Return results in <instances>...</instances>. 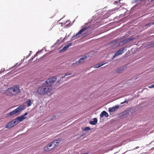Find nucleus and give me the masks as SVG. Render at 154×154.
Wrapping results in <instances>:
<instances>
[{
  "label": "nucleus",
  "mask_w": 154,
  "mask_h": 154,
  "mask_svg": "<svg viewBox=\"0 0 154 154\" xmlns=\"http://www.w3.org/2000/svg\"><path fill=\"white\" fill-rule=\"evenodd\" d=\"M52 89V87L48 86L46 83L42 84V86L38 88L37 92L40 95H44L50 92Z\"/></svg>",
  "instance_id": "obj_1"
},
{
  "label": "nucleus",
  "mask_w": 154,
  "mask_h": 154,
  "mask_svg": "<svg viewBox=\"0 0 154 154\" xmlns=\"http://www.w3.org/2000/svg\"><path fill=\"white\" fill-rule=\"evenodd\" d=\"M27 113H25L24 115L21 116L17 117L15 119H13L10 122L8 123L6 126L5 127L7 128H11L14 126L16 125L20 122H22L26 118L25 116L27 114Z\"/></svg>",
  "instance_id": "obj_2"
},
{
  "label": "nucleus",
  "mask_w": 154,
  "mask_h": 154,
  "mask_svg": "<svg viewBox=\"0 0 154 154\" xmlns=\"http://www.w3.org/2000/svg\"><path fill=\"white\" fill-rule=\"evenodd\" d=\"M20 92L19 87L14 85L8 88L6 91L5 94L7 95L12 96L17 94Z\"/></svg>",
  "instance_id": "obj_3"
},
{
  "label": "nucleus",
  "mask_w": 154,
  "mask_h": 154,
  "mask_svg": "<svg viewBox=\"0 0 154 154\" xmlns=\"http://www.w3.org/2000/svg\"><path fill=\"white\" fill-rule=\"evenodd\" d=\"M24 106H20L15 110L8 114V116H13L16 115L18 112L22 111L24 109Z\"/></svg>",
  "instance_id": "obj_4"
},
{
  "label": "nucleus",
  "mask_w": 154,
  "mask_h": 154,
  "mask_svg": "<svg viewBox=\"0 0 154 154\" xmlns=\"http://www.w3.org/2000/svg\"><path fill=\"white\" fill-rule=\"evenodd\" d=\"M57 79V77L55 76H54L48 79L45 83H46L47 85L52 87V85L56 81Z\"/></svg>",
  "instance_id": "obj_5"
},
{
  "label": "nucleus",
  "mask_w": 154,
  "mask_h": 154,
  "mask_svg": "<svg viewBox=\"0 0 154 154\" xmlns=\"http://www.w3.org/2000/svg\"><path fill=\"white\" fill-rule=\"evenodd\" d=\"M88 29V27L85 26L84 28L80 30L78 32H77L74 36L72 37V38H73L74 37H76L75 38H78L79 37V36H78V35H79L81 34L82 33L84 32V31L87 30Z\"/></svg>",
  "instance_id": "obj_6"
},
{
  "label": "nucleus",
  "mask_w": 154,
  "mask_h": 154,
  "mask_svg": "<svg viewBox=\"0 0 154 154\" xmlns=\"http://www.w3.org/2000/svg\"><path fill=\"white\" fill-rule=\"evenodd\" d=\"M125 48L123 47L119 49L115 54L114 56H113V58H114L116 56H118L122 54L124 52V50Z\"/></svg>",
  "instance_id": "obj_7"
},
{
  "label": "nucleus",
  "mask_w": 154,
  "mask_h": 154,
  "mask_svg": "<svg viewBox=\"0 0 154 154\" xmlns=\"http://www.w3.org/2000/svg\"><path fill=\"white\" fill-rule=\"evenodd\" d=\"M104 116H105L106 117H107L109 116L108 114L104 111H103L100 115V116L101 117H103Z\"/></svg>",
  "instance_id": "obj_8"
},
{
  "label": "nucleus",
  "mask_w": 154,
  "mask_h": 154,
  "mask_svg": "<svg viewBox=\"0 0 154 154\" xmlns=\"http://www.w3.org/2000/svg\"><path fill=\"white\" fill-rule=\"evenodd\" d=\"M119 107V106L118 105V106L116 105L115 107H112V108H111V107L109 108V112H114L117 110V108H118Z\"/></svg>",
  "instance_id": "obj_9"
},
{
  "label": "nucleus",
  "mask_w": 154,
  "mask_h": 154,
  "mask_svg": "<svg viewBox=\"0 0 154 154\" xmlns=\"http://www.w3.org/2000/svg\"><path fill=\"white\" fill-rule=\"evenodd\" d=\"M97 120L96 118H94L93 119V121H90L89 123L93 125H94L97 123Z\"/></svg>",
  "instance_id": "obj_10"
},
{
  "label": "nucleus",
  "mask_w": 154,
  "mask_h": 154,
  "mask_svg": "<svg viewBox=\"0 0 154 154\" xmlns=\"http://www.w3.org/2000/svg\"><path fill=\"white\" fill-rule=\"evenodd\" d=\"M132 40V39L131 38H128L124 39L122 42L123 43L125 44L129 42L130 41Z\"/></svg>",
  "instance_id": "obj_11"
},
{
  "label": "nucleus",
  "mask_w": 154,
  "mask_h": 154,
  "mask_svg": "<svg viewBox=\"0 0 154 154\" xmlns=\"http://www.w3.org/2000/svg\"><path fill=\"white\" fill-rule=\"evenodd\" d=\"M87 58L86 56H85L81 58L78 61L79 63H82L85 61V60Z\"/></svg>",
  "instance_id": "obj_12"
},
{
  "label": "nucleus",
  "mask_w": 154,
  "mask_h": 154,
  "mask_svg": "<svg viewBox=\"0 0 154 154\" xmlns=\"http://www.w3.org/2000/svg\"><path fill=\"white\" fill-rule=\"evenodd\" d=\"M125 68L124 66H121L117 69L116 72L118 73L121 72Z\"/></svg>",
  "instance_id": "obj_13"
},
{
  "label": "nucleus",
  "mask_w": 154,
  "mask_h": 154,
  "mask_svg": "<svg viewBox=\"0 0 154 154\" xmlns=\"http://www.w3.org/2000/svg\"><path fill=\"white\" fill-rule=\"evenodd\" d=\"M55 141H53L50 144H49L47 146V148H48V151H49L50 150V149H51L53 145H54V144L55 143Z\"/></svg>",
  "instance_id": "obj_14"
},
{
  "label": "nucleus",
  "mask_w": 154,
  "mask_h": 154,
  "mask_svg": "<svg viewBox=\"0 0 154 154\" xmlns=\"http://www.w3.org/2000/svg\"><path fill=\"white\" fill-rule=\"evenodd\" d=\"M54 141H55V143L54 144V146L53 147H52L51 149H50V150H51L52 149H53V148L55 146H56L57 145L60 143L59 140H55Z\"/></svg>",
  "instance_id": "obj_15"
},
{
  "label": "nucleus",
  "mask_w": 154,
  "mask_h": 154,
  "mask_svg": "<svg viewBox=\"0 0 154 154\" xmlns=\"http://www.w3.org/2000/svg\"><path fill=\"white\" fill-rule=\"evenodd\" d=\"M26 103L27 104V106H31L32 104V101L30 99H28V101H26Z\"/></svg>",
  "instance_id": "obj_16"
},
{
  "label": "nucleus",
  "mask_w": 154,
  "mask_h": 154,
  "mask_svg": "<svg viewBox=\"0 0 154 154\" xmlns=\"http://www.w3.org/2000/svg\"><path fill=\"white\" fill-rule=\"evenodd\" d=\"M72 43H70L68 44V45H66L63 48V49L64 50H66L69 47L72 45Z\"/></svg>",
  "instance_id": "obj_17"
},
{
  "label": "nucleus",
  "mask_w": 154,
  "mask_h": 154,
  "mask_svg": "<svg viewBox=\"0 0 154 154\" xmlns=\"http://www.w3.org/2000/svg\"><path fill=\"white\" fill-rule=\"evenodd\" d=\"M104 64H105L104 63H99V64H97L96 65L94 66V67H95V68H97L99 67L102 66Z\"/></svg>",
  "instance_id": "obj_18"
},
{
  "label": "nucleus",
  "mask_w": 154,
  "mask_h": 154,
  "mask_svg": "<svg viewBox=\"0 0 154 154\" xmlns=\"http://www.w3.org/2000/svg\"><path fill=\"white\" fill-rule=\"evenodd\" d=\"M91 128L89 127H86L84 128V131H88L90 130Z\"/></svg>",
  "instance_id": "obj_19"
},
{
  "label": "nucleus",
  "mask_w": 154,
  "mask_h": 154,
  "mask_svg": "<svg viewBox=\"0 0 154 154\" xmlns=\"http://www.w3.org/2000/svg\"><path fill=\"white\" fill-rule=\"evenodd\" d=\"M72 74V73H67L65 74V76H66L67 75H70Z\"/></svg>",
  "instance_id": "obj_20"
},
{
  "label": "nucleus",
  "mask_w": 154,
  "mask_h": 154,
  "mask_svg": "<svg viewBox=\"0 0 154 154\" xmlns=\"http://www.w3.org/2000/svg\"><path fill=\"white\" fill-rule=\"evenodd\" d=\"M154 88V84L151 85V86L149 87V88Z\"/></svg>",
  "instance_id": "obj_21"
},
{
  "label": "nucleus",
  "mask_w": 154,
  "mask_h": 154,
  "mask_svg": "<svg viewBox=\"0 0 154 154\" xmlns=\"http://www.w3.org/2000/svg\"><path fill=\"white\" fill-rule=\"evenodd\" d=\"M36 56H37V54H36L32 59H30V60L32 61L33 60V59Z\"/></svg>",
  "instance_id": "obj_22"
},
{
  "label": "nucleus",
  "mask_w": 154,
  "mask_h": 154,
  "mask_svg": "<svg viewBox=\"0 0 154 154\" xmlns=\"http://www.w3.org/2000/svg\"><path fill=\"white\" fill-rule=\"evenodd\" d=\"M117 41H118L117 40H115V41H112V42L113 43H116L117 42Z\"/></svg>",
  "instance_id": "obj_23"
},
{
  "label": "nucleus",
  "mask_w": 154,
  "mask_h": 154,
  "mask_svg": "<svg viewBox=\"0 0 154 154\" xmlns=\"http://www.w3.org/2000/svg\"><path fill=\"white\" fill-rule=\"evenodd\" d=\"M151 24V23H148V24H147L146 25V26H150Z\"/></svg>",
  "instance_id": "obj_24"
},
{
  "label": "nucleus",
  "mask_w": 154,
  "mask_h": 154,
  "mask_svg": "<svg viewBox=\"0 0 154 154\" xmlns=\"http://www.w3.org/2000/svg\"><path fill=\"white\" fill-rule=\"evenodd\" d=\"M120 0H119L118 1H115V3H119L120 1Z\"/></svg>",
  "instance_id": "obj_25"
},
{
  "label": "nucleus",
  "mask_w": 154,
  "mask_h": 154,
  "mask_svg": "<svg viewBox=\"0 0 154 154\" xmlns=\"http://www.w3.org/2000/svg\"><path fill=\"white\" fill-rule=\"evenodd\" d=\"M65 76H65V75L64 76H63V77H61V78L62 79H63L64 78Z\"/></svg>",
  "instance_id": "obj_26"
},
{
  "label": "nucleus",
  "mask_w": 154,
  "mask_h": 154,
  "mask_svg": "<svg viewBox=\"0 0 154 154\" xmlns=\"http://www.w3.org/2000/svg\"><path fill=\"white\" fill-rule=\"evenodd\" d=\"M142 0H136V2H137V1H142Z\"/></svg>",
  "instance_id": "obj_27"
},
{
  "label": "nucleus",
  "mask_w": 154,
  "mask_h": 154,
  "mask_svg": "<svg viewBox=\"0 0 154 154\" xmlns=\"http://www.w3.org/2000/svg\"><path fill=\"white\" fill-rule=\"evenodd\" d=\"M125 101L123 103H124Z\"/></svg>",
  "instance_id": "obj_28"
},
{
  "label": "nucleus",
  "mask_w": 154,
  "mask_h": 154,
  "mask_svg": "<svg viewBox=\"0 0 154 154\" xmlns=\"http://www.w3.org/2000/svg\"><path fill=\"white\" fill-rule=\"evenodd\" d=\"M152 24H154V23H152Z\"/></svg>",
  "instance_id": "obj_29"
},
{
  "label": "nucleus",
  "mask_w": 154,
  "mask_h": 154,
  "mask_svg": "<svg viewBox=\"0 0 154 154\" xmlns=\"http://www.w3.org/2000/svg\"><path fill=\"white\" fill-rule=\"evenodd\" d=\"M2 72L0 71V73H1Z\"/></svg>",
  "instance_id": "obj_30"
}]
</instances>
